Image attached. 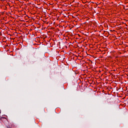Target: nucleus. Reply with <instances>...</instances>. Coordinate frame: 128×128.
Here are the masks:
<instances>
[{
    "label": "nucleus",
    "instance_id": "nucleus-1",
    "mask_svg": "<svg viewBox=\"0 0 128 128\" xmlns=\"http://www.w3.org/2000/svg\"><path fill=\"white\" fill-rule=\"evenodd\" d=\"M8 116H4L0 118V120L2 122H8V119H7Z\"/></svg>",
    "mask_w": 128,
    "mask_h": 128
},
{
    "label": "nucleus",
    "instance_id": "nucleus-2",
    "mask_svg": "<svg viewBox=\"0 0 128 128\" xmlns=\"http://www.w3.org/2000/svg\"><path fill=\"white\" fill-rule=\"evenodd\" d=\"M16 126L14 124H10L8 126H7L8 128H14Z\"/></svg>",
    "mask_w": 128,
    "mask_h": 128
}]
</instances>
